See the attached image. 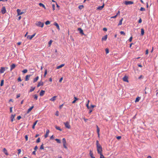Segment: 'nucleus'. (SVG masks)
Segmentation results:
<instances>
[{"label":"nucleus","instance_id":"c85d7f7f","mask_svg":"<svg viewBox=\"0 0 158 158\" xmlns=\"http://www.w3.org/2000/svg\"><path fill=\"white\" fill-rule=\"evenodd\" d=\"M123 18H122L120 20L119 22V23L118 24V25H121L122 24V21L123 20Z\"/></svg>","mask_w":158,"mask_h":158},{"label":"nucleus","instance_id":"412c9836","mask_svg":"<svg viewBox=\"0 0 158 158\" xmlns=\"http://www.w3.org/2000/svg\"><path fill=\"white\" fill-rule=\"evenodd\" d=\"M45 91L43 90H41L40 93V95L41 96H43L44 94Z\"/></svg>","mask_w":158,"mask_h":158},{"label":"nucleus","instance_id":"bb28decb","mask_svg":"<svg viewBox=\"0 0 158 158\" xmlns=\"http://www.w3.org/2000/svg\"><path fill=\"white\" fill-rule=\"evenodd\" d=\"M35 89V87H31V89H30L29 90V92H32V91H34V90Z\"/></svg>","mask_w":158,"mask_h":158},{"label":"nucleus","instance_id":"f704fd0d","mask_svg":"<svg viewBox=\"0 0 158 158\" xmlns=\"http://www.w3.org/2000/svg\"><path fill=\"white\" fill-rule=\"evenodd\" d=\"M55 140L56 141V142L59 143H61L60 140L58 139H55Z\"/></svg>","mask_w":158,"mask_h":158},{"label":"nucleus","instance_id":"58836bf2","mask_svg":"<svg viewBox=\"0 0 158 158\" xmlns=\"http://www.w3.org/2000/svg\"><path fill=\"white\" fill-rule=\"evenodd\" d=\"M62 142L63 143H66V139L65 138H64L62 139Z\"/></svg>","mask_w":158,"mask_h":158},{"label":"nucleus","instance_id":"2f4dec72","mask_svg":"<svg viewBox=\"0 0 158 158\" xmlns=\"http://www.w3.org/2000/svg\"><path fill=\"white\" fill-rule=\"evenodd\" d=\"M84 7V6L83 5H80L79 6H78V8L79 9H80V10H81Z\"/></svg>","mask_w":158,"mask_h":158},{"label":"nucleus","instance_id":"49530a36","mask_svg":"<svg viewBox=\"0 0 158 158\" xmlns=\"http://www.w3.org/2000/svg\"><path fill=\"white\" fill-rule=\"evenodd\" d=\"M18 155H19L21 152V149H19L18 150Z\"/></svg>","mask_w":158,"mask_h":158},{"label":"nucleus","instance_id":"dca6fc26","mask_svg":"<svg viewBox=\"0 0 158 158\" xmlns=\"http://www.w3.org/2000/svg\"><path fill=\"white\" fill-rule=\"evenodd\" d=\"M43 85H44V83L43 82L40 81V82H39V83L37 85V87H40V86Z\"/></svg>","mask_w":158,"mask_h":158},{"label":"nucleus","instance_id":"052dcab7","mask_svg":"<svg viewBox=\"0 0 158 158\" xmlns=\"http://www.w3.org/2000/svg\"><path fill=\"white\" fill-rule=\"evenodd\" d=\"M148 49H147L146 51L145 54L146 55H148Z\"/></svg>","mask_w":158,"mask_h":158},{"label":"nucleus","instance_id":"393cba45","mask_svg":"<svg viewBox=\"0 0 158 158\" xmlns=\"http://www.w3.org/2000/svg\"><path fill=\"white\" fill-rule=\"evenodd\" d=\"M78 30L80 31V32L81 34H84L83 30L81 28H78Z\"/></svg>","mask_w":158,"mask_h":158},{"label":"nucleus","instance_id":"4c0bfd02","mask_svg":"<svg viewBox=\"0 0 158 158\" xmlns=\"http://www.w3.org/2000/svg\"><path fill=\"white\" fill-rule=\"evenodd\" d=\"M34 99L37 100L38 99V96L36 94H35L34 96Z\"/></svg>","mask_w":158,"mask_h":158},{"label":"nucleus","instance_id":"e2e57ef3","mask_svg":"<svg viewBox=\"0 0 158 158\" xmlns=\"http://www.w3.org/2000/svg\"><path fill=\"white\" fill-rule=\"evenodd\" d=\"M142 22V20L141 18H140L138 21L139 23H141Z\"/></svg>","mask_w":158,"mask_h":158},{"label":"nucleus","instance_id":"2eb2a0df","mask_svg":"<svg viewBox=\"0 0 158 158\" xmlns=\"http://www.w3.org/2000/svg\"><path fill=\"white\" fill-rule=\"evenodd\" d=\"M34 106H32L28 110L27 112V114H28L34 108Z\"/></svg>","mask_w":158,"mask_h":158},{"label":"nucleus","instance_id":"ea45409f","mask_svg":"<svg viewBox=\"0 0 158 158\" xmlns=\"http://www.w3.org/2000/svg\"><path fill=\"white\" fill-rule=\"evenodd\" d=\"M40 149L41 150L44 149V144H43L41 145Z\"/></svg>","mask_w":158,"mask_h":158},{"label":"nucleus","instance_id":"5fc2aeb1","mask_svg":"<svg viewBox=\"0 0 158 158\" xmlns=\"http://www.w3.org/2000/svg\"><path fill=\"white\" fill-rule=\"evenodd\" d=\"M21 118V116H19L17 117V119L18 120H19Z\"/></svg>","mask_w":158,"mask_h":158},{"label":"nucleus","instance_id":"4be33fe9","mask_svg":"<svg viewBox=\"0 0 158 158\" xmlns=\"http://www.w3.org/2000/svg\"><path fill=\"white\" fill-rule=\"evenodd\" d=\"M56 96H54L51 98L50 99V100L54 102L56 100Z\"/></svg>","mask_w":158,"mask_h":158},{"label":"nucleus","instance_id":"5701e85b","mask_svg":"<svg viewBox=\"0 0 158 158\" xmlns=\"http://www.w3.org/2000/svg\"><path fill=\"white\" fill-rule=\"evenodd\" d=\"M64 64H61L59 66H57L56 69H60L64 66Z\"/></svg>","mask_w":158,"mask_h":158},{"label":"nucleus","instance_id":"6e6d98bb","mask_svg":"<svg viewBox=\"0 0 158 158\" xmlns=\"http://www.w3.org/2000/svg\"><path fill=\"white\" fill-rule=\"evenodd\" d=\"M132 36L130 38H129V41L130 42H131V41H132Z\"/></svg>","mask_w":158,"mask_h":158},{"label":"nucleus","instance_id":"4d7b16f0","mask_svg":"<svg viewBox=\"0 0 158 158\" xmlns=\"http://www.w3.org/2000/svg\"><path fill=\"white\" fill-rule=\"evenodd\" d=\"M38 148V147H37V146H36L34 148V149L35 150V151H36L37 149Z\"/></svg>","mask_w":158,"mask_h":158},{"label":"nucleus","instance_id":"6ab92c4d","mask_svg":"<svg viewBox=\"0 0 158 158\" xmlns=\"http://www.w3.org/2000/svg\"><path fill=\"white\" fill-rule=\"evenodd\" d=\"M97 132L98 134V136H99V135H99L100 129H99V127H98V126L97 125Z\"/></svg>","mask_w":158,"mask_h":158},{"label":"nucleus","instance_id":"ddd939ff","mask_svg":"<svg viewBox=\"0 0 158 158\" xmlns=\"http://www.w3.org/2000/svg\"><path fill=\"white\" fill-rule=\"evenodd\" d=\"M54 25L56 27V28L59 30H60L59 26V25L57 23L54 22Z\"/></svg>","mask_w":158,"mask_h":158},{"label":"nucleus","instance_id":"e433bc0d","mask_svg":"<svg viewBox=\"0 0 158 158\" xmlns=\"http://www.w3.org/2000/svg\"><path fill=\"white\" fill-rule=\"evenodd\" d=\"M66 144H67L66 143H63V145L64 148H65L66 149H67L68 148L66 146Z\"/></svg>","mask_w":158,"mask_h":158},{"label":"nucleus","instance_id":"39448f33","mask_svg":"<svg viewBox=\"0 0 158 158\" xmlns=\"http://www.w3.org/2000/svg\"><path fill=\"white\" fill-rule=\"evenodd\" d=\"M35 33L32 35H28L27 36V38L30 40H31L33 37L35 36Z\"/></svg>","mask_w":158,"mask_h":158},{"label":"nucleus","instance_id":"8fccbe9b","mask_svg":"<svg viewBox=\"0 0 158 158\" xmlns=\"http://www.w3.org/2000/svg\"><path fill=\"white\" fill-rule=\"evenodd\" d=\"M47 69H45V71L44 75V77H45V76H46V75L47 74Z\"/></svg>","mask_w":158,"mask_h":158},{"label":"nucleus","instance_id":"6e6552de","mask_svg":"<svg viewBox=\"0 0 158 158\" xmlns=\"http://www.w3.org/2000/svg\"><path fill=\"white\" fill-rule=\"evenodd\" d=\"M1 12L2 14H4L6 13V9L5 7V6H3L2 7V9Z\"/></svg>","mask_w":158,"mask_h":158},{"label":"nucleus","instance_id":"0e129e2a","mask_svg":"<svg viewBox=\"0 0 158 158\" xmlns=\"http://www.w3.org/2000/svg\"><path fill=\"white\" fill-rule=\"evenodd\" d=\"M63 77H61L59 80V82H61L62 81V80H63Z\"/></svg>","mask_w":158,"mask_h":158},{"label":"nucleus","instance_id":"a19ab883","mask_svg":"<svg viewBox=\"0 0 158 158\" xmlns=\"http://www.w3.org/2000/svg\"><path fill=\"white\" fill-rule=\"evenodd\" d=\"M55 127L57 130H59L60 131H61V130L60 128V127L56 126Z\"/></svg>","mask_w":158,"mask_h":158},{"label":"nucleus","instance_id":"f257e3e1","mask_svg":"<svg viewBox=\"0 0 158 158\" xmlns=\"http://www.w3.org/2000/svg\"><path fill=\"white\" fill-rule=\"evenodd\" d=\"M96 144L98 153L99 154L102 153V148L100 144H99V142L97 140L96 141Z\"/></svg>","mask_w":158,"mask_h":158},{"label":"nucleus","instance_id":"13d9d810","mask_svg":"<svg viewBox=\"0 0 158 158\" xmlns=\"http://www.w3.org/2000/svg\"><path fill=\"white\" fill-rule=\"evenodd\" d=\"M121 136H118L117 137H116V138L118 139H121Z\"/></svg>","mask_w":158,"mask_h":158},{"label":"nucleus","instance_id":"20e7f679","mask_svg":"<svg viewBox=\"0 0 158 158\" xmlns=\"http://www.w3.org/2000/svg\"><path fill=\"white\" fill-rule=\"evenodd\" d=\"M133 2L131 1H125L124 2V3L126 5L132 4H133Z\"/></svg>","mask_w":158,"mask_h":158},{"label":"nucleus","instance_id":"cd10ccee","mask_svg":"<svg viewBox=\"0 0 158 158\" xmlns=\"http://www.w3.org/2000/svg\"><path fill=\"white\" fill-rule=\"evenodd\" d=\"M89 154L90 156L91 157L93 156V153L91 150H89Z\"/></svg>","mask_w":158,"mask_h":158},{"label":"nucleus","instance_id":"f03ea898","mask_svg":"<svg viewBox=\"0 0 158 158\" xmlns=\"http://www.w3.org/2000/svg\"><path fill=\"white\" fill-rule=\"evenodd\" d=\"M35 24L37 26L41 27H43L44 26V23L40 21L36 22Z\"/></svg>","mask_w":158,"mask_h":158},{"label":"nucleus","instance_id":"37998d69","mask_svg":"<svg viewBox=\"0 0 158 158\" xmlns=\"http://www.w3.org/2000/svg\"><path fill=\"white\" fill-rule=\"evenodd\" d=\"M50 23V22L49 21H46L45 22V24L46 25H48V24H49Z\"/></svg>","mask_w":158,"mask_h":158},{"label":"nucleus","instance_id":"1a4fd4ad","mask_svg":"<svg viewBox=\"0 0 158 158\" xmlns=\"http://www.w3.org/2000/svg\"><path fill=\"white\" fill-rule=\"evenodd\" d=\"M15 114H12L10 117V118H11V121L12 122H13L14 120H15Z\"/></svg>","mask_w":158,"mask_h":158},{"label":"nucleus","instance_id":"f3484780","mask_svg":"<svg viewBox=\"0 0 158 158\" xmlns=\"http://www.w3.org/2000/svg\"><path fill=\"white\" fill-rule=\"evenodd\" d=\"M31 75H26L25 77V81H28L29 80V78L31 77Z\"/></svg>","mask_w":158,"mask_h":158},{"label":"nucleus","instance_id":"9d476101","mask_svg":"<svg viewBox=\"0 0 158 158\" xmlns=\"http://www.w3.org/2000/svg\"><path fill=\"white\" fill-rule=\"evenodd\" d=\"M3 151L4 153L7 156L9 155L7 151L6 148H4L3 150Z\"/></svg>","mask_w":158,"mask_h":158},{"label":"nucleus","instance_id":"a18cd8bd","mask_svg":"<svg viewBox=\"0 0 158 158\" xmlns=\"http://www.w3.org/2000/svg\"><path fill=\"white\" fill-rule=\"evenodd\" d=\"M40 141V138H39L36 140V142L37 143H39Z\"/></svg>","mask_w":158,"mask_h":158},{"label":"nucleus","instance_id":"b1692460","mask_svg":"<svg viewBox=\"0 0 158 158\" xmlns=\"http://www.w3.org/2000/svg\"><path fill=\"white\" fill-rule=\"evenodd\" d=\"M39 78V77L38 76H37L35 78H34L33 80V82L34 83L36 81H37Z\"/></svg>","mask_w":158,"mask_h":158},{"label":"nucleus","instance_id":"79ce46f5","mask_svg":"<svg viewBox=\"0 0 158 158\" xmlns=\"http://www.w3.org/2000/svg\"><path fill=\"white\" fill-rule=\"evenodd\" d=\"M27 69H25L23 70L22 71V72L24 73H27Z\"/></svg>","mask_w":158,"mask_h":158},{"label":"nucleus","instance_id":"473e14b6","mask_svg":"<svg viewBox=\"0 0 158 158\" xmlns=\"http://www.w3.org/2000/svg\"><path fill=\"white\" fill-rule=\"evenodd\" d=\"M107 38V35H106L102 38V40H106Z\"/></svg>","mask_w":158,"mask_h":158},{"label":"nucleus","instance_id":"0eeeda50","mask_svg":"<svg viewBox=\"0 0 158 158\" xmlns=\"http://www.w3.org/2000/svg\"><path fill=\"white\" fill-rule=\"evenodd\" d=\"M128 77L126 76L124 77L123 78V81H125V82H128Z\"/></svg>","mask_w":158,"mask_h":158},{"label":"nucleus","instance_id":"9b49d317","mask_svg":"<svg viewBox=\"0 0 158 158\" xmlns=\"http://www.w3.org/2000/svg\"><path fill=\"white\" fill-rule=\"evenodd\" d=\"M49 132V130L48 129L47 130L46 133L44 135V137L45 138L48 137Z\"/></svg>","mask_w":158,"mask_h":158},{"label":"nucleus","instance_id":"7ed1b4c3","mask_svg":"<svg viewBox=\"0 0 158 158\" xmlns=\"http://www.w3.org/2000/svg\"><path fill=\"white\" fill-rule=\"evenodd\" d=\"M64 123L66 128L68 129H70V128L71 126L69 125V122H66Z\"/></svg>","mask_w":158,"mask_h":158},{"label":"nucleus","instance_id":"c9c22d12","mask_svg":"<svg viewBox=\"0 0 158 158\" xmlns=\"http://www.w3.org/2000/svg\"><path fill=\"white\" fill-rule=\"evenodd\" d=\"M4 80H1V84H0V86H1L3 85V84H4Z\"/></svg>","mask_w":158,"mask_h":158},{"label":"nucleus","instance_id":"3c124183","mask_svg":"<svg viewBox=\"0 0 158 158\" xmlns=\"http://www.w3.org/2000/svg\"><path fill=\"white\" fill-rule=\"evenodd\" d=\"M28 135H26L25 136V139L26 140V141H27L28 140Z\"/></svg>","mask_w":158,"mask_h":158},{"label":"nucleus","instance_id":"69168bd1","mask_svg":"<svg viewBox=\"0 0 158 158\" xmlns=\"http://www.w3.org/2000/svg\"><path fill=\"white\" fill-rule=\"evenodd\" d=\"M12 107H10V113H12Z\"/></svg>","mask_w":158,"mask_h":158},{"label":"nucleus","instance_id":"4468645a","mask_svg":"<svg viewBox=\"0 0 158 158\" xmlns=\"http://www.w3.org/2000/svg\"><path fill=\"white\" fill-rule=\"evenodd\" d=\"M16 67V65L15 64H13L10 66V70L12 71Z\"/></svg>","mask_w":158,"mask_h":158},{"label":"nucleus","instance_id":"603ef678","mask_svg":"<svg viewBox=\"0 0 158 158\" xmlns=\"http://www.w3.org/2000/svg\"><path fill=\"white\" fill-rule=\"evenodd\" d=\"M18 81H22V80L21 79V77H19L18 79Z\"/></svg>","mask_w":158,"mask_h":158},{"label":"nucleus","instance_id":"7c9ffc66","mask_svg":"<svg viewBox=\"0 0 158 158\" xmlns=\"http://www.w3.org/2000/svg\"><path fill=\"white\" fill-rule=\"evenodd\" d=\"M140 97H138L137 98L135 99V102H138L139 101V100H140Z\"/></svg>","mask_w":158,"mask_h":158},{"label":"nucleus","instance_id":"423d86ee","mask_svg":"<svg viewBox=\"0 0 158 158\" xmlns=\"http://www.w3.org/2000/svg\"><path fill=\"white\" fill-rule=\"evenodd\" d=\"M17 12L18 13V15H21L24 13V12L23 11H21L19 9H18L17 10Z\"/></svg>","mask_w":158,"mask_h":158},{"label":"nucleus","instance_id":"338daca9","mask_svg":"<svg viewBox=\"0 0 158 158\" xmlns=\"http://www.w3.org/2000/svg\"><path fill=\"white\" fill-rule=\"evenodd\" d=\"M20 96V94H18L17 95V97H16V98H19Z\"/></svg>","mask_w":158,"mask_h":158},{"label":"nucleus","instance_id":"a878e982","mask_svg":"<svg viewBox=\"0 0 158 158\" xmlns=\"http://www.w3.org/2000/svg\"><path fill=\"white\" fill-rule=\"evenodd\" d=\"M39 5L40 6H42L44 9H46V7L42 3H39Z\"/></svg>","mask_w":158,"mask_h":158},{"label":"nucleus","instance_id":"680f3d73","mask_svg":"<svg viewBox=\"0 0 158 158\" xmlns=\"http://www.w3.org/2000/svg\"><path fill=\"white\" fill-rule=\"evenodd\" d=\"M52 40H51L49 42V45H50L51 44L52 42Z\"/></svg>","mask_w":158,"mask_h":158},{"label":"nucleus","instance_id":"a211bd4d","mask_svg":"<svg viewBox=\"0 0 158 158\" xmlns=\"http://www.w3.org/2000/svg\"><path fill=\"white\" fill-rule=\"evenodd\" d=\"M104 6V4H103L102 6H98L97 8V10H102V8H103Z\"/></svg>","mask_w":158,"mask_h":158},{"label":"nucleus","instance_id":"f8f14e48","mask_svg":"<svg viewBox=\"0 0 158 158\" xmlns=\"http://www.w3.org/2000/svg\"><path fill=\"white\" fill-rule=\"evenodd\" d=\"M5 71V69L4 67H1L0 69V73H4Z\"/></svg>","mask_w":158,"mask_h":158},{"label":"nucleus","instance_id":"774afa93","mask_svg":"<svg viewBox=\"0 0 158 158\" xmlns=\"http://www.w3.org/2000/svg\"><path fill=\"white\" fill-rule=\"evenodd\" d=\"M103 30L105 31H107V29L106 28H104L103 29Z\"/></svg>","mask_w":158,"mask_h":158},{"label":"nucleus","instance_id":"de8ad7c7","mask_svg":"<svg viewBox=\"0 0 158 158\" xmlns=\"http://www.w3.org/2000/svg\"><path fill=\"white\" fill-rule=\"evenodd\" d=\"M105 51H106V54H108L109 53V49H108V48H106L105 49Z\"/></svg>","mask_w":158,"mask_h":158},{"label":"nucleus","instance_id":"c756f323","mask_svg":"<svg viewBox=\"0 0 158 158\" xmlns=\"http://www.w3.org/2000/svg\"><path fill=\"white\" fill-rule=\"evenodd\" d=\"M144 33V29L143 28L141 29V35H143Z\"/></svg>","mask_w":158,"mask_h":158},{"label":"nucleus","instance_id":"864d4df0","mask_svg":"<svg viewBox=\"0 0 158 158\" xmlns=\"http://www.w3.org/2000/svg\"><path fill=\"white\" fill-rule=\"evenodd\" d=\"M52 7L53 10H55V5L54 4L52 5Z\"/></svg>","mask_w":158,"mask_h":158},{"label":"nucleus","instance_id":"09e8293b","mask_svg":"<svg viewBox=\"0 0 158 158\" xmlns=\"http://www.w3.org/2000/svg\"><path fill=\"white\" fill-rule=\"evenodd\" d=\"M120 33L122 34V35H125V33L123 31H121L120 32Z\"/></svg>","mask_w":158,"mask_h":158},{"label":"nucleus","instance_id":"c03bdc74","mask_svg":"<svg viewBox=\"0 0 158 158\" xmlns=\"http://www.w3.org/2000/svg\"><path fill=\"white\" fill-rule=\"evenodd\" d=\"M145 10V9L143 7H141L140 9V10L141 11H143Z\"/></svg>","mask_w":158,"mask_h":158},{"label":"nucleus","instance_id":"bf43d9fd","mask_svg":"<svg viewBox=\"0 0 158 158\" xmlns=\"http://www.w3.org/2000/svg\"><path fill=\"white\" fill-rule=\"evenodd\" d=\"M56 116H59V112L58 111H56Z\"/></svg>","mask_w":158,"mask_h":158},{"label":"nucleus","instance_id":"aec40b11","mask_svg":"<svg viewBox=\"0 0 158 158\" xmlns=\"http://www.w3.org/2000/svg\"><path fill=\"white\" fill-rule=\"evenodd\" d=\"M38 122V120H36L35 122L33 123V124L32 126V128H33V129H34L35 128V125L36 124L37 122Z\"/></svg>","mask_w":158,"mask_h":158},{"label":"nucleus","instance_id":"72a5a7b5","mask_svg":"<svg viewBox=\"0 0 158 158\" xmlns=\"http://www.w3.org/2000/svg\"><path fill=\"white\" fill-rule=\"evenodd\" d=\"M74 100L72 102V103H74L76 102V101L78 99L76 97H74Z\"/></svg>","mask_w":158,"mask_h":158}]
</instances>
